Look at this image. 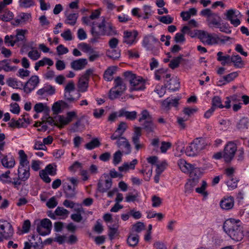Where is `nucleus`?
Wrapping results in <instances>:
<instances>
[{
  "label": "nucleus",
  "instance_id": "nucleus-1",
  "mask_svg": "<svg viewBox=\"0 0 249 249\" xmlns=\"http://www.w3.org/2000/svg\"><path fill=\"white\" fill-rule=\"evenodd\" d=\"M239 220L230 218L223 224V229L226 233L233 240L240 241L244 237L243 228Z\"/></svg>",
  "mask_w": 249,
  "mask_h": 249
},
{
  "label": "nucleus",
  "instance_id": "nucleus-2",
  "mask_svg": "<svg viewBox=\"0 0 249 249\" xmlns=\"http://www.w3.org/2000/svg\"><path fill=\"white\" fill-rule=\"evenodd\" d=\"M124 75L130 83V91L142 90L145 88V81L141 76H137L130 71H125Z\"/></svg>",
  "mask_w": 249,
  "mask_h": 249
},
{
  "label": "nucleus",
  "instance_id": "nucleus-3",
  "mask_svg": "<svg viewBox=\"0 0 249 249\" xmlns=\"http://www.w3.org/2000/svg\"><path fill=\"white\" fill-rule=\"evenodd\" d=\"M143 129L148 133L153 132L156 125L153 123L152 116L147 110H143L141 113L139 122L142 123Z\"/></svg>",
  "mask_w": 249,
  "mask_h": 249
},
{
  "label": "nucleus",
  "instance_id": "nucleus-4",
  "mask_svg": "<svg viewBox=\"0 0 249 249\" xmlns=\"http://www.w3.org/2000/svg\"><path fill=\"white\" fill-rule=\"evenodd\" d=\"M206 146L205 141L202 138H197L194 140L190 145L186 148V155L190 157L196 156Z\"/></svg>",
  "mask_w": 249,
  "mask_h": 249
},
{
  "label": "nucleus",
  "instance_id": "nucleus-5",
  "mask_svg": "<svg viewBox=\"0 0 249 249\" xmlns=\"http://www.w3.org/2000/svg\"><path fill=\"white\" fill-rule=\"evenodd\" d=\"M114 87L109 91V98L114 100L121 95L125 90L126 86L123 80L120 77H117L114 80Z\"/></svg>",
  "mask_w": 249,
  "mask_h": 249
},
{
  "label": "nucleus",
  "instance_id": "nucleus-6",
  "mask_svg": "<svg viewBox=\"0 0 249 249\" xmlns=\"http://www.w3.org/2000/svg\"><path fill=\"white\" fill-rule=\"evenodd\" d=\"M30 167H18V177L14 178L12 184L15 188H18L22 184V182L27 181L30 176Z\"/></svg>",
  "mask_w": 249,
  "mask_h": 249
},
{
  "label": "nucleus",
  "instance_id": "nucleus-7",
  "mask_svg": "<svg viewBox=\"0 0 249 249\" xmlns=\"http://www.w3.org/2000/svg\"><path fill=\"white\" fill-rule=\"evenodd\" d=\"M198 37L204 44L208 45L217 44L219 40V38L216 34H212L202 30L198 31Z\"/></svg>",
  "mask_w": 249,
  "mask_h": 249
},
{
  "label": "nucleus",
  "instance_id": "nucleus-8",
  "mask_svg": "<svg viewBox=\"0 0 249 249\" xmlns=\"http://www.w3.org/2000/svg\"><path fill=\"white\" fill-rule=\"evenodd\" d=\"M237 151V145L234 141H229L225 145L223 150L224 160L226 162H230L234 157Z\"/></svg>",
  "mask_w": 249,
  "mask_h": 249
},
{
  "label": "nucleus",
  "instance_id": "nucleus-9",
  "mask_svg": "<svg viewBox=\"0 0 249 249\" xmlns=\"http://www.w3.org/2000/svg\"><path fill=\"white\" fill-rule=\"evenodd\" d=\"M14 233L11 224L4 219H0V234L4 239L8 240L12 238Z\"/></svg>",
  "mask_w": 249,
  "mask_h": 249
},
{
  "label": "nucleus",
  "instance_id": "nucleus-10",
  "mask_svg": "<svg viewBox=\"0 0 249 249\" xmlns=\"http://www.w3.org/2000/svg\"><path fill=\"white\" fill-rule=\"evenodd\" d=\"M138 32L135 30H125L124 31L123 36V43L132 46L137 42Z\"/></svg>",
  "mask_w": 249,
  "mask_h": 249
},
{
  "label": "nucleus",
  "instance_id": "nucleus-11",
  "mask_svg": "<svg viewBox=\"0 0 249 249\" xmlns=\"http://www.w3.org/2000/svg\"><path fill=\"white\" fill-rule=\"evenodd\" d=\"M226 19L230 21L231 23L234 27L239 26L241 21L239 18L241 17L240 12L236 9H231L227 11L225 14Z\"/></svg>",
  "mask_w": 249,
  "mask_h": 249
},
{
  "label": "nucleus",
  "instance_id": "nucleus-12",
  "mask_svg": "<svg viewBox=\"0 0 249 249\" xmlns=\"http://www.w3.org/2000/svg\"><path fill=\"white\" fill-rule=\"evenodd\" d=\"M39 82L40 80L37 75L32 76L25 85H23L24 91L27 94L31 93L38 86Z\"/></svg>",
  "mask_w": 249,
  "mask_h": 249
},
{
  "label": "nucleus",
  "instance_id": "nucleus-13",
  "mask_svg": "<svg viewBox=\"0 0 249 249\" xmlns=\"http://www.w3.org/2000/svg\"><path fill=\"white\" fill-rule=\"evenodd\" d=\"M160 43V42L155 36L152 35H148L146 36H145L142 40V45L148 51L152 50L154 47L155 45L158 44Z\"/></svg>",
  "mask_w": 249,
  "mask_h": 249
},
{
  "label": "nucleus",
  "instance_id": "nucleus-14",
  "mask_svg": "<svg viewBox=\"0 0 249 249\" xmlns=\"http://www.w3.org/2000/svg\"><path fill=\"white\" fill-rule=\"evenodd\" d=\"M116 144L120 148H124L122 152L125 155L129 154L131 152V145L128 141L124 137H121L117 139Z\"/></svg>",
  "mask_w": 249,
  "mask_h": 249
},
{
  "label": "nucleus",
  "instance_id": "nucleus-15",
  "mask_svg": "<svg viewBox=\"0 0 249 249\" xmlns=\"http://www.w3.org/2000/svg\"><path fill=\"white\" fill-rule=\"evenodd\" d=\"M103 176L106 178L105 182H103L101 180H99L97 184L98 191L102 193L106 192L112 186V179L109 178L108 175L104 174Z\"/></svg>",
  "mask_w": 249,
  "mask_h": 249
},
{
  "label": "nucleus",
  "instance_id": "nucleus-16",
  "mask_svg": "<svg viewBox=\"0 0 249 249\" xmlns=\"http://www.w3.org/2000/svg\"><path fill=\"white\" fill-rule=\"evenodd\" d=\"M103 26L99 23L98 25L92 26L91 28L90 32L93 36L91 41L92 42H97L98 39L102 36H104V29H102Z\"/></svg>",
  "mask_w": 249,
  "mask_h": 249
},
{
  "label": "nucleus",
  "instance_id": "nucleus-17",
  "mask_svg": "<svg viewBox=\"0 0 249 249\" xmlns=\"http://www.w3.org/2000/svg\"><path fill=\"white\" fill-rule=\"evenodd\" d=\"M31 18V14L28 13H21L17 16L16 18L11 22V24L15 26L28 21Z\"/></svg>",
  "mask_w": 249,
  "mask_h": 249
},
{
  "label": "nucleus",
  "instance_id": "nucleus-18",
  "mask_svg": "<svg viewBox=\"0 0 249 249\" xmlns=\"http://www.w3.org/2000/svg\"><path fill=\"white\" fill-rule=\"evenodd\" d=\"M141 135V128L140 127H135L132 141L137 150H139L142 146V144L140 143V138Z\"/></svg>",
  "mask_w": 249,
  "mask_h": 249
},
{
  "label": "nucleus",
  "instance_id": "nucleus-19",
  "mask_svg": "<svg viewBox=\"0 0 249 249\" xmlns=\"http://www.w3.org/2000/svg\"><path fill=\"white\" fill-rule=\"evenodd\" d=\"M178 164L180 170L185 173H192L193 171L195 170L194 165L187 163L183 159L179 160Z\"/></svg>",
  "mask_w": 249,
  "mask_h": 249
},
{
  "label": "nucleus",
  "instance_id": "nucleus-20",
  "mask_svg": "<svg viewBox=\"0 0 249 249\" xmlns=\"http://www.w3.org/2000/svg\"><path fill=\"white\" fill-rule=\"evenodd\" d=\"M87 64L88 61L86 58H80L72 61L71 63V67L75 71H79L84 69Z\"/></svg>",
  "mask_w": 249,
  "mask_h": 249
},
{
  "label": "nucleus",
  "instance_id": "nucleus-21",
  "mask_svg": "<svg viewBox=\"0 0 249 249\" xmlns=\"http://www.w3.org/2000/svg\"><path fill=\"white\" fill-rule=\"evenodd\" d=\"M126 124L124 122H122L118 125V127L114 133L111 135L110 138L112 140H115L117 138L122 137V135L126 130Z\"/></svg>",
  "mask_w": 249,
  "mask_h": 249
},
{
  "label": "nucleus",
  "instance_id": "nucleus-22",
  "mask_svg": "<svg viewBox=\"0 0 249 249\" xmlns=\"http://www.w3.org/2000/svg\"><path fill=\"white\" fill-rule=\"evenodd\" d=\"M137 116V112L136 111H128L125 108H122L118 111V117H124L127 120H134Z\"/></svg>",
  "mask_w": 249,
  "mask_h": 249
},
{
  "label": "nucleus",
  "instance_id": "nucleus-23",
  "mask_svg": "<svg viewBox=\"0 0 249 249\" xmlns=\"http://www.w3.org/2000/svg\"><path fill=\"white\" fill-rule=\"evenodd\" d=\"M55 88L53 86L46 84L42 88L38 89L36 93L40 96L52 95L55 93Z\"/></svg>",
  "mask_w": 249,
  "mask_h": 249
},
{
  "label": "nucleus",
  "instance_id": "nucleus-24",
  "mask_svg": "<svg viewBox=\"0 0 249 249\" xmlns=\"http://www.w3.org/2000/svg\"><path fill=\"white\" fill-rule=\"evenodd\" d=\"M164 86L169 90L175 91L179 89V82L177 78L172 77L169 80L166 81V83H164Z\"/></svg>",
  "mask_w": 249,
  "mask_h": 249
},
{
  "label": "nucleus",
  "instance_id": "nucleus-25",
  "mask_svg": "<svg viewBox=\"0 0 249 249\" xmlns=\"http://www.w3.org/2000/svg\"><path fill=\"white\" fill-rule=\"evenodd\" d=\"M2 165L6 168H12L15 165L14 158L11 155H5L1 159Z\"/></svg>",
  "mask_w": 249,
  "mask_h": 249
},
{
  "label": "nucleus",
  "instance_id": "nucleus-26",
  "mask_svg": "<svg viewBox=\"0 0 249 249\" xmlns=\"http://www.w3.org/2000/svg\"><path fill=\"white\" fill-rule=\"evenodd\" d=\"M19 165L18 167H30L28 156L23 150L18 151Z\"/></svg>",
  "mask_w": 249,
  "mask_h": 249
},
{
  "label": "nucleus",
  "instance_id": "nucleus-27",
  "mask_svg": "<svg viewBox=\"0 0 249 249\" xmlns=\"http://www.w3.org/2000/svg\"><path fill=\"white\" fill-rule=\"evenodd\" d=\"M179 99L180 98L179 97L174 98H167L162 102V106L167 109H169L171 107H177L178 106Z\"/></svg>",
  "mask_w": 249,
  "mask_h": 249
},
{
  "label": "nucleus",
  "instance_id": "nucleus-28",
  "mask_svg": "<svg viewBox=\"0 0 249 249\" xmlns=\"http://www.w3.org/2000/svg\"><path fill=\"white\" fill-rule=\"evenodd\" d=\"M221 18L218 14L213 13L210 17L207 19L209 27L214 26L217 27L221 22Z\"/></svg>",
  "mask_w": 249,
  "mask_h": 249
},
{
  "label": "nucleus",
  "instance_id": "nucleus-29",
  "mask_svg": "<svg viewBox=\"0 0 249 249\" xmlns=\"http://www.w3.org/2000/svg\"><path fill=\"white\" fill-rule=\"evenodd\" d=\"M220 204L222 209L230 210L234 205V199L231 196L225 197L220 201Z\"/></svg>",
  "mask_w": 249,
  "mask_h": 249
},
{
  "label": "nucleus",
  "instance_id": "nucleus-30",
  "mask_svg": "<svg viewBox=\"0 0 249 249\" xmlns=\"http://www.w3.org/2000/svg\"><path fill=\"white\" fill-rule=\"evenodd\" d=\"M6 84L13 89H21L23 87V84L21 81L11 77L8 78L6 80Z\"/></svg>",
  "mask_w": 249,
  "mask_h": 249
},
{
  "label": "nucleus",
  "instance_id": "nucleus-31",
  "mask_svg": "<svg viewBox=\"0 0 249 249\" xmlns=\"http://www.w3.org/2000/svg\"><path fill=\"white\" fill-rule=\"evenodd\" d=\"M238 76L237 72H232L226 76H223L220 80L218 81L219 85L221 86L225 85L234 80Z\"/></svg>",
  "mask_w": 249,
  "mask_h": 249
},
{
  "label": "nucleus",
  "instance_id": "nucleus-32",
  "mask_svg": "<svg viewBox=\"0 0 249 249\" xmlns=\"http://www.w3.org/2000/svg\"><path fill=\"white\" fill-rule=\"evenodd\" d=\"M88 121L86 118L82 117L78 120L72 126L71 130L74 132H77L84 129L85 126V124L87 123Z\"/></svg>",
  "mask_w": 249,
  "mask_h": 249
},
{
  "label": "nucleus",
  "instance_id": "nucleus-33",
  "mask_svg": "<svg viewBox=\"0 0 249 249\" xmlns=\"http://www.w3.org/2000/svg\"><path fill=\"white\" fill-rule=\"evenodd\" d=\"M17 69L16 66H10L9 61L4 59L0 61V71L3 70L6 72L15 71Z\"/></svg>",
  "mask_w": 249,
  "mask_h": 249
},
{
  "label": "nucleus",
  "instance_id": "nucleus-34",
  "mask_svg": "<svg viewBox=\"0 0 249 249\" xmlns=\"http://www.w3.org/2000/svg\"><path fill=\"white\" fill-rule=\"evenodd\" d=\"M197 179L195 178L188 180L185 185V193L187 194L191 193L194 190V187L197 185Z\"/></svg>",
  "mask_w": 249,
  "mask_h": 249
},
{
  "label": "nucleus",
  "instance_id": "nucleus-35",
  "mask_svg": "<svg viewBox=\"0 0 249 249\" xmlns=\"http://www.w3.org/2000/svg\"><path fill=\"white\" fill-rule=\"evenodd\" d=\"M127 243L131 247L136 246L139 241V236L134 232H130L127 237Z\"/></svg>",
  "mask_w": 249,
  "mask_h": 249
},
{
  "label": "nucleus",
  "instance_id": "nucleus-36",
  "mask_svg": "<svg viewBox=\"0 0 249 249\" xmlns=\"http://www.w3.org/2000/svg\"><path fill=\"white\" fill-rule=\"evenodd\" d=\"M217 60L221 62L223 66L231 63V57L229 55L226 54L223 55V53L222 52H218L217 53Z\"/></svg>",
  "mask_w": 249,
  "mask_h": 249
},
{
  "label": "nucleus",
  "instance_id": "nucleus-37",
  "mask_svg": "<svg viewBox=\"0 0 249 249\" xmlns=\"http://www.w3.org/2000/svg\"><path fill=\"white\" fill-rule=\"evenodd\" d=\"M65 20V23L71 26L74 25L77 21L78 17V13H71L67 15Z\"/></svg>",
  "mask_w": 249,
  "mask_h": 249
},
{
  "label": "nucleus",
  "instance_id": "nucleus-38",
  "mask_svg": "<svg viewBox=\"0 0 249 249\" xmlns=\"http://www.w3.org/2000/svg\"><path fill=\"white\" fill-rule=\"evenodd\" d=\"M16 35H14V38L17 43L19 42H24L26 40L25 34L27 32L26 30L17 29Z\"/></svg>",
  "mask_w": 249,
  "mask_h": 249
},
{
  "label": "nucleus",
  "instance_id": "nucleus-39",
  "mask_svg": "<svg viewBox=\"0 0 249 249\" xmlns=\"http://www.w3.org/2000/svg\"><path fill=\"white\" fill-rule=\"evenodd\" d=\"M138 160L136 159L133 160L130 162H125L122 166L119 167V170L121 172L126 171L129 169H134L135 165L137 164Z\"/></svg>",
  "mask_w": 249,
  "mask_h": 249
},
{
  "label": "nucleus",
  "instance_id": "nucleus-40",
  "mask_svg": "<svg viewBox=\"0 0 249 249\" xmlns=\"http://www.w3.org/2000/svg\"><path fill=\"white\" fill-rule=\"evenodd\" d=\"M101 145V142L97 138H95L92 140L85 145L86 149L91 150L95 148L98 147Z\"/></svg>",
  "mask_w": 249,
  "mask_h": 249
},
{
  "label": "nucleus",
  "instance_id": "nucleus-41",
  "mask_svg": "<svg viewBox=\"0 0 249 249\" xmlns=\"http://www.w3.org/2000/svg\"><path fill=\"white\" fill-rule=\"evenodd\" d=\"M13 18L14 14L8 9L4 10L3 13L0 15V19L4 22L10 21Z\"/></svg>",
  "mask_w": 249,
  "mask_h": 249
},
{
  "label": "nucleus",
  "instance_id": "nucleus-42",
  "mask_svg": "<svg viewBox=\"0 0 249 249\" xmlns=\"http://www.w3.org/2000/svg\"><path fill=\"white\" fill-rule=\"evenodd\" d=\"M249 126V120L248 118L243 117L237 124V128L241 130L248 129Z\"/></svg>",
  "mask_w": 249,
  "mask_h": 249
},
{
  "label": "nucleus",
  "instance_id": "nucleus-43",
  "mask_svg": "<svg viewBox=\"0 0 249 249\" xmlns=\"http://www.w3.org/2000/svg\"><path fill=\"white\" fill-rule=\"evenodd\" d=\"M56 216L60 217V219H66L69 214V212L67 209L63 207H58L55 210Z\"/></svg>",
  "mask_w": 249,
  "mask_h": 249
},
{
  "label": "nucleus",
  "instance_id": "nucleus-44",
  "mask_svg": "<svg viewBox=\"0 0 249 249\" xmlns=\"http://www.w3.org/2000/svg\"><path fill=\"white\" fill-rule=\"evenodd\" d=\"M231 62H232L234 66L237 68H241L244 67V63L239 55L232 56L231 57Z\"/></svg>",
  "mask_w": 249,
  "mask_h": 249
},
{
  "label": "nucleus",
  "instance_id": "nucleus-45",
  "mask_svg": "<svg viewBox=\"0 0 249 249\" xmlns=\"http://www.w3.org/2000/svg\"><path fill=\"white\" fill-rule=\"evenodd\" d=\"M107 55L113 59L119 58L121 55V51L119 48L110 49L107 51Z\"/></svg>",
  "mask_w": 249,
  "mask_h": 249
},
{
  "label": "nucleus",
  "instance_id": "nucleus-46",
  "mask_svg": "<svg viewBox=\"0 0 249 249\" xmlns=\"http://www.w3.org/2000/svg\"><path fill=\"white\" fill-rule=\"evenodd\" d=\"M115 71V67H109L104 72V79L107 81H111L113 79V75Z\"/></svg>",
  "mask_w": 249,
  "mask_h": 249
},
{
  "label": "nucleus",
  "instance_id": "nucleus-47",
  "mask_svg": "<svg viewBox=\"0 0 249 249\" xmlns=\"http://www.w3.org/2000/svg\"><path fill=\"white\" fill-rule=\"evenodd\" d=\"M64 193L67 198H73L76 195L75 188L74 187H72L71 185H68L67 187L64 189Z\"/></svg>",
  "mask_w": 249,
  "mask_h": 249
},
{
  "label": "nucleus",
  "instance_id": "nucleus-48",
  "mask_svg": "<svg viewBox=\"0 0 249 249\" xmlns=\"http://www.w3.org/2000/svg\"><path fill=\"white\" fill-rule=\"evenodd\" d=\"M89 79L84 76L81 77L78 82V87L82 92L86 91L88 86Z\"/></svg>",
  "mask_w": 249,
  "mask_h": 249
},
{
  "label": "nucleus",
  "instance_id": "nucleus-49",
  "mask_svg": "<svg viewBox=\"0 0 249 249\" xmlns=\"http://www.w3.org/2000/svg\"><path fill=\"white\" fill-rule=\"evenodd\" d=\"M8 124L11 127L21 128L25 126L24 123L22 121V119L19 118L18 120L12 119Z\"/></svg>",
  "mask_w": 249,
  "mask_h": 249
},
{
  "label": "nucleus",
  "instance_id": "nucleus-50",
  "mask_svg": "<svg viewBox=\"0 0 249 249\" xmlns=\"http://www.w3.org/2000/svg\"><path fill=\"white\" fill-rule=\"evenodd\" d=\"M212 107H214V109L216 108H224V106L222 105V100L220 97L218 96H214L212 101Z\"/></svg>",
  "mask_w": 249,
  "mask_h": 249
},
{
  "label": "nucleus",
  "instance_id": "nucleus-51",
  "mask_svg": "<svg viewBox=\"0 0 249 249\" xmlns=\"http://www.w3.org/2000/svg\"><path fill=\"white\" fill-rule=\"evenodd\" d=\"M10 174V171L9 170L7 171L5 173L1 174L0 175V181L2 182L3 183H12L13 181L11 180L10 177L9 176Z\"/></svg>",
  "mask_w": 249,
  "mask_h": 249
},
{
  "label": "nucleus",
  "instance_id": "nucleus-52",
  "mask_svg": "<svg viewBox=\"0 0 249 249\" xmlns=\"http://www.w3.org/2000/svg\"><path fill=\"white\" fill-rule=\"evenodd\" d=\"M142 11L144 14V15L142 14V18L143 19H146L149 18L153 13L151 6L147 5H145L142 7Z\"/></svg>",
  "mask_w": 249,
  "mask_h": 249
},
{
  "label": "nucleus",
  "instance_id": "nucleus-53",
  "mask_svg": "<svg viewBox=\"0 0 249 249\" xmlns=\"http://www.w3.org/2000/svg\"><path fill=\"white\" fill-rule=\"evenodd\" d=\"M104 36H113L117 34V31L112 24L109 22L107 23V29H104Z\"/></svg>",
  "mask_w": 249,
  "mask_h": 249
},
{
  "label": "nucleus",
  "instance_id": "nucleus-54",
  "mask_svg": "<svg viewBox=\"0 0 249 249\" xmlns=\"http://www.w3.org/2000/svg\"><path fill=\"white\" fill-rule=\"evenodd\" d=\"M182 59V55H180L179 56L173 59L172 60H171L169 64V67L172 69H175V68L178 67Z\"/></svg>",
  "mask_w": 249,
  "mask_h": 249
},
{
  "label": "nucleus",
  "instance_id": "nucleus-55",
  "mask_svg": "<svg viewBox=\"0 0 249 249\" xmlns=\"http://www.w3.org/2000/svg\"><path fill=\"white\" fill-rule=\"evenodd\" d=\"M61 104L64 105L65 103L63 101H59L53 104L52 109L54 114H57L61 112Z\"/></svg>",
  "mask_w": 249,
  "mask_h": 249
},
{
  "label": "nucleus",
  "instance_id": "nucleus-56",
  "mask_svg": "<svg viewBox=\"0 0 249 249\" xmlns=\"http://www.w3.org/2000/svg\"><path fill=\"white\" fill-rule=\"evenodd\" d=\"M78 48L82 51L83 52L88 53H92V48L90 46L89 44L84 43L81 42L79 43L77 45Z\"/></svg>",
  "mask_w": 249,
  "mask_h": 249
},
{
  "label": "nucleus",
  "instance_id": "nucleus-57",
  "mask_svg": "<svg viewBox=\"0 0 249 249\" xmlns=\"http://www.w3.org/2000/svg\"><path fill=\"white\" fill-rule=\"evenodd\" d=\"M144 228L145 226L143 223L137 222L136 223L133 225L131 232H134L135 231L137 233H139L143 231Z\"/></svg>",
  "mask_w": 249,
  "mask_h": 249
},
{
  "label": "nucleus",
  "instance_id": "nucleus-58",
  "mask_svg": "<svg viewBox=\"0 0 249 249\" xmlns=\"http://www.w3.org/2000/svg\"><path fill=\"white\" fill-rule=\"evenodd\" d=\"M19 5L21 8H28L35 5L33 0H19Z\"/></svg>",
  "mask_w": 249,
  "mask_h": 249
},
{
  "label": "nucleus",
  "instance_id": "nucleus-59",
  "mask_svg": "<svg viewBox=\"0 0 249 249\" xmlns=\"http://www.w3.org/2000/svg\"><path fill=\"white\" fill-rule=\"evenodd\" d=\"M42 227L43 228L46 230H49L51 231L52 225L51 220L48 218H44L40 221V225H38Z\"/></svg>",
  "mask_w": 249,
  "mask_h": 249
},
{
  "label": "nucleus",
  "instance_id": "nucleus-60",
  "mask_svg": "<svg viewBox=\"0 0 249 249\" xmlns=\"http://www.w3.org/2000/svg\"><path fill=\"white\" fill-rule=\"evenodd\" d=\"M4 43L7 46L13 47L16 44L14 35H6L4 37Z\"/></svg>",
  "mask_w": 249,
  "mask_h": 249
},
{
  "label": "nucleus",
  "instance_id": "nucleus-61",
  "mask_svg": "<svg viewBox=\"0 0 249 249\" xmlns=\"http://www.w3.org/2000/svg\"><path fill=\"white\" fill-rule=\"evenodd\" d=\"M207 184L206 181L203 180L200 187H197L196 189V191L198 194H202L204 196H208V193L205 191Z\"/></svg>",
  "mask_w": 249,
  "mask_h": 249
},
{
  "label": "nucleus",
  "instance_id": "nucleus-62",
  "mask_svg": "<svg viewBox=\"0 0 249 249\" xmlns=\"http://www.w3.org/2000/svg\"><path fill=\"white\" fill-rule=\"evenodd\" d=\"M159 20L165 24H169L173 23L174 18L171 17L170 15H166L161 17H160L158 18Z\"/></svg>",
  "mask_w": 249,
  "mask_h": 249
},
{
  "label": "nucleus",
  "instance_id": "nucleus-63",
  "mask_svg": "<svg viewBox=\"0 0 249 249\" xmlns=\"http://www.w3.org/2000/svg\"><path fill=\"white\" fill-rule=\"evenodd\" d=\"M237 182L238 180L233 178H229V180L226 182L229 190H232L236 188L237 186Z\"/></svg>",
  "mask_w": 249,
  "mask_h": 249
},
{
  "label": "nucleus",
  "instance_id": "nucleus-64",
  "mask_svg": "<svg viewBox=\"0 0 249 249\" xmlns=\"http://www.w3.org/2000/svg\"><path fill=\"white\" fill-rule=\"evenodd\" d=\"M28 57L32 60L36 61L40 57V53L36 50L29 51L28 53Z\"/></svg>",
  "mask_w": 249,
  "mask_h": 249
}]
</instances>
